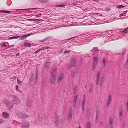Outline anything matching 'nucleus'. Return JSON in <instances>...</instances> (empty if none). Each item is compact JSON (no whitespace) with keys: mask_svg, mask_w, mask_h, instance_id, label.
<instances>
[{"mask_svg":"<svg viewBox=\"0 0 128 128\" xmlns=\"http://www.w3.org/2000/svg\"><path fill=\"white\" fill-rule=\"evenodd\" d=\"M125 6H123L122 5H120L117 6V8H122L124 7Z\"/></svg>","mask_w":128,"mask_h":128,"instance_id":"23","label":"nucleus"},{"mask_svg":"<svg viewBox=\"0 0 128 128\" xmlns=\"http://www.w3.org/2000/svg\"><path fill=\"white\" fill-rule=\"evenodd\" d=\"M124 111V110L122 109H121L120 110V112L119 113V116L120 118H122V117L123 116V112Z\"/></svg>","mask_w":128,"mask_h":128,"instance_id":"13","label":"nucleus"},{"mask_svg":"<svg viewBox=\"0 0 128 128\" xmlns=\"http://www.w3.org/2000/svg\"><path fill=\"white\" fill-rule=\"evenodd\" d=\"M77 4V3H76V2H74L73 3V4L74 5H76Z\"/></svg>","mask_w":128,"mask_h":128,"instance_id":"47","label":"nucleus"},{"mask_svg":"<svg viewBox=\"0 0 128 128\" xmlns=\"http://www.w3.org/2000/svg\"><path fill=\"white\" fill-rule=\"evenodd\" d=\"M96 119L97 120V119L98 117V115H97V111H96Z\"/></svg>","mask_w":128,"mask_h":128,"instance_id":"41","label":"nucleus"},{"mask_svg":"<svg viewBox=\"0 0 128 128\" xmlns=\"http://www.w3.org/2000/svg\"><path fill=\"white\" fill-rule=\"evenodd\" d=\"M127 110L128 111V102H127Z\"/></svg>","mask_w":128,"mask_h":128,"instance_id":"44","label":"nucleus"},{"mask_svg":"<svg viewBox=\"0 0 128 128\" xmlns=\"http://www.w3.org/2000/svg\"><path fill=\"white\" fill-rule=\"evenodd\" d=\"M72 109H70L69 110L68 113V120H70L72 119Z\"/></svg>","mask_w":128,"mask_h":128,"instance_id":"6","label":"nucleus"},{"mask_svg":"<svg viewBox=\"0 0 128 128\" xmlns=\"http://www.w3.org/2000/svg\"><path fill=\"white\" fill-rule=\"evenodd\" d=\"M86 127L87 128H90L91 127V123L90 122H88L87 123Z\"/></svg>","mask_w":128,"mask_h":128,"instance_id":"19","label":"nucleus"},{"mask_svg":"<svg viewBox=\"0 0 128 128\" xmlns=\"http://www.w3.org/2000/svg\"><path fill=\"white\" fill-rule=\"evenodd\" d=\"M30 35H23L22 36H17L18 37V38H19V40H24V39L26 38L28 36H29Z\"/></svg>","mask_w":128,"mask_h":128,"instance_id":"9","label":"nucleus"},{"mask_svg":"<svg viewBox=\"0 0 128 128\" xmlns=\"http://www.w3.org/2000/svg\"><path fill=\"white\" fill-rule=\"evenodd\" d=\"M37 20L38 21H40L41 20H39V19H38Z\"/></svg>","mask_w":128,"mask_h":128,"instance_id":"51","label":"nucleus"},{"mask_svg":"<svg viewBox=\"0 0 128 128\" xmlns=\"http://www.w3.org/2000/svg\"><path fill=\"white\" fill-rule=\"evenodd\" d=\"M1 12L4 13H10V12H10V11H6V10H2Z\"/></svg>","mask_w":128,"mask_h":128,"instance_id":"26","label":"nucleus"},{"mask_svg":"<svg viewBox=\"0 0 128 128\" xmlns=\"http://www.w3.org/2000/svg\"><path fill=\"white\" fill-rule=\"evenodd\" d=\"M69 52H70L69 50H68V51L66 50L64 52V54H66V53H68Z\"/></svg>","mask_w":128,"mask_h":128,"instance_id":"38","label":"nucleus"},{"mask_svg":"<svg viewBox=\"0 0 128 128\" xmlns=\"http://www.w3.org/2000/svg\"><path fill=\"white\" fill-rule=\"evenodd\" d=\"M75 64V60H72L71 62L69 64L68 66V68L69 69L72 66H74Z\"/></svg>","mask_w":128,"mask_h":128,"instance_id":"8","label":"nucleus"},{"mask_svg":"<svg viewBox=\"0 0 128 128\" xmlns=\"http://www.w3.org/2000/svg\"><path fill=\"white\" fill-rule=\"evenodd\" d=\"M103 19V20H105L106 19V18H103V19Z\"/></svg>","mask_w":128,"mask_h":128,"instance_id":"53","label":"nucleus"},{"mask_svg":"<svg viewBox=\"0 0 128 128\" xmlns=\"http://www.w3.org/2000/svg\"><path fill=\"white\" fill-rule=\"evenodd\" d=\"M24 44L26 47H29L30 46V43L28 42H24Z\"/></svg>","mask_w":128,"mask_h":128,"instance_id":"16","label":"nucleus"},{"mask_svg":"<svg viewBox=\"0 0 128 128\" xmlns=\"http://www.w3.org/2000/svg\"><path fill=\"white\" fill-rule=\"evenodd\" d=\"M89 25H91V24H89Z\"/></svg>","mask_w":128,"mask_h":128,"instance_id":"61","label":"nucleus"},{"mask_svg":"<svg viewBox=\"0 0 128 128\" xmlns=\"http://www.w3.org/2000/svg\"><path fill=\"white\" fill-rule=\"evenodd\" d=\"M30 8H28V9H21V10H25L26 11L27 10H30Z\"/></svg>","mask_w":128,"mask_h":128,"instance_id":"33","label":"nucleus"},{"mask_svg":"<svg viewBox=\"0 0 128 128\" xmlns=\"http://www.w3.org/2000/svg\"><path fill=\"white\" fill-rule=\"evenodd\" d=\"M10 39H16L18 38V37L17 36H12L10 38Z\"/></svg>","mask_w":128,"mask_h":128,"instance_id":"25","label":"nucleus"},{"mask_svg":"<svg viewBox=\"0 0 128 128\" xmlns=\"http://www.w3.org/2000/svg\"><path fill=\"white\" fill-rule=\"evenodd\" d=\"M17 82L18 84L20 85L21 83H22V82L19 79H18L17 80Z\"/></svg>","mask_w":128,"mask_h":128,"instance_id":"30","label":"nucleus"},{"mask_svg":"<svg viewBox=\"0 0 128 128\" xmlns=\"http://www.w3.org/2000/svg\"><path fill=\"white\" fill-rule=\"evenodd\" d=\"M106 9V11H108L110 10V9L108 8H107V9Z\"/></svg>","mask_w":128,"mask_h":128,"instance_id":"49","label":"nucleus"},{"mask_svg":"<svg viewBox=\"0 0 128 128\" xmlns=\"http://www.w3.org/2000/svg\"><path fill=\"white\" fill-rule=\"evenodd\" d=\"M47 40V38H46L45 39H44L42 40H41V42H44L46 40Z\"/></svg>","mask_w":128,"mask_h":128,"instance_id":"39","label":"nucleus"},{"mask_svg":"<svg viewBox=\"0 0 128 128\" xmlns=\"http://www.w3.org/2000/svg\"><path fill=\"white\" fill-rule=\"evenodd\" d=\"M106 62L105 60V59L104 58L103 60V65L104 66H106Z\"/></svg>","mask_w":128,"mask_h":128,"instance_id":"21","label":"nucleus"},{"mask_svg":"<svg viewBox=\"0 0 128 128\" xmlns=\"http://www.w3.org/2000/svg\"><path fill=\"white\" fill-rule=\"evenodd\" d=\"M11 78V79H12L13 78Z\"/></svg>","mask_w":128,"mask_h":128,"instance_id":"60","label":"nucleus"},{"mask_svg":"<svg viewBox=\"0 0 128 128\" xmlns=\"http://www.w3.org/2000/svg\"><path fill=\"white\" fill-rule=\"evenodd\" d=\"M114 118V116H112L109 119V122H111L113 123Z\"/></svg>","mask_w":128,"mask_h":128,"instance_id":"17","label":"nucleus"},{"mask_svg":"<svg viewBox=\"0 0 128 128\" xmlns=\"http://www.w3.org/2000/svg\"><path fill=\"white\" fill-rule=\"evenodd\" d=\"M98 49V47H94L91 50V51L94 53H96L97 52Z\"/></svg>","mask_w":128,"mask_h":128,"instance_id":"12","label":"nucleus"},{"mask_svg":"<svg viewBox=\"0 0 128 128\" xmlns=\"http://www.w3.org/2000/svg\"><path fill=\"white\" fill-rule=\"evenodd\" d=\"M88 21V19H86V20H85L84 21V22H87V21Z\"/></svg>","mask_w":128,"mask_h":128,"instance_id":"48","label":"nucleus"},{"mask_svg":"<svg viewBox=\"0 0 128 128\" xmlns=\"http://www.w3.org/2000/svg\"><path fill=\"white\" fill-rule=\"evenodd\" d=\"M102 73L100 72H97L96 74V83L98 85L100 83L101 85H102L104 82V77L101 75Z\"/></svg>","mask_w":128,"mask_h":128,"instance_id":"1","label":"nucleus"},{"mask_svg":"<svg viewBox=\"0 0 128 128\" xmlns=\"http://www.w3.org/2000/svg\"><path fill=\"white\" fill-rule=\"evenodd\" d=\"M72 38H71L69 39V40H71V39H72Z\"/></svg>","mask_w":128,"mask_h":128,"instance_id":"56","label":"nucleus"},{"mask_svg":"<svg viewBox=\"0 0 128 128\" xmlns=\"http://www.w3.org/2000/svg\"><path fill=\"white\" fill-rule=\"evenodd\" d=\"M85 101H86L85 98V97H84L83 98V100L82 102V109L83 110H84Z\"/></svg>","mask_w":128,"mask_h":128,"instance_id":"14","label":"nucleus"},{"mask_svg":"<svg viewBox=\"0 0 128 128\" xmlns=\"http://www.w3.org/2000/svg\"><path fill=\"white\" fill-rule=\"evenodd\" d=\"M2 122L0 121V122Z\"/></svg>","mask_w":128,"mask_h":128,"instance_id":"59","label":"nucleus"},{"mask_svg":"<svg viewBox=\"0 0 128 128\" xmlns=\"http://www.w3.org/2000/svg\"><path fill=\"white\" fill-rule=\"evenodd\" d=\"M57 7H63L64 6L63 5H58L57 6Z\"/></svg>","mask_w":128,"mask_h":128,"instance_id":"35","label":"nucleus"},{"mask_svg":"<svg viewBox=\"0 0 128 128\" xmlns=\"http://www.w3.org/2000/svg\"><path fill=\"white\" fill-rule=\"evenodd\" d=\"M76 102L74 101L73 106L74 107H75L76 106Z\"/></svg>","mask_w":128,"mask_h":128,"instance_id":"32","label":"nucleus"},{"mask_svg":"<svg viewBox=\"0 0 128 128\" xmlns=\"http://www.w3.org/2000/svg\"><path fill=\"white\" fill-rule=\"evenodd\" d=\"M50 65V63L49 62H46L45 64V66L46 68H48L49 67Z\"/></svg>","mask_w":128,"mask_h":128,"instance_id":"18","label":"nucleus"},{"mask_svg":"<svg viewBox=\"0 0 128 128\" xmlns=\"http://www.w3.org/2000/svg\"><path fill=\"white\" fill-rule=\"evenodd\" d=\"M38 0L42 2H46L47 1L46 0Z\"/></svg>","mask_w":128,"mask_h":128,"instance_id":"31","label":"nucleus"},{"mask_svg":"<svg viewBox=\"0 0 128 128\" xmlns=\"http://www.w3.org/2000/svg\"><path fill=\"white\" fill-rule=\"evenodd\" d=\"M98 58L97 57H94L93 59V64L92 67L93 70H94L98 62Z\"/></svg>","mask_w":128,"mask_h":128,"instance_id":"5","label":"nucleus"},{"mask_svg":"<svg viewBox=\"0 0 128 128\" xmlns=\"http://www.w3.org/2000/svg\"><path fill=\"white\" fill-rule=\"evenodd\" d=\"M77 90V88L76 87H75L74 88V91H75V92H76V90Z\"/></svg>","mask_w":128,"mask_h":128,"instance_id":"42","label":"nucleus"},{"mask_svg":"<svg viewBox=\"0 0 128 128\" xmlns=\"http://www.w3.org/2000/svg\"><path fill=\"white\" fill-rule=\"evenodd\" d=\"M31 79H32V78H34V75H32L31 76Z\"/></svg>","mask_w":128,"mask_h":128,"instance_id":"45","label":"nucleus"},{"mask_svg":"<svg viewBox=\"0 0 128 128\" xmlns=\"http://www.w3.org/2000/svg\"><path fill=\"white\" fill-rule=\"evenodd\" d=\"M125 67L126 68H128V58L126 62Z\"/></svg>","mask_w":128,"mask_h":128,"instance_id":"22","label":"nucleus"},{"mask_svg":"<svg viewBox=\"0 0 128 128\" xmlns=\"http://www.w3.org/2000/svg\"><path fill=\"white\" fill-rule=\"evenodd\" d=\"M2 114L3 117L5 118H7L9 116L8 114L5 112H3Z\"/></svg>","mask_w":128,"mask_h":128,"instance_id":"11","label":"nucleus"},{"mask_svg":"<svg viewBox=\"0 0 128 128\" xmlns=\"http://www.w3.org/2000/svg\"><path fill=\"white\" fill-rule=\"evenodd\" d=\"M3 45L4 46H3V47H6V46L4 44H3Z\"/></svg>","mask_w":128,"mask_h":128,"instance_id":"50","label":"nucleus"},{"mask_svg":"<svg viewBox=\"0 0 128 128\" xmlns=\"http://www.w3.org/2000/svg\"><path fill=\"white\" fill-rule=\"evenodd\" d=\"M36 80H37L38 79V70L37 69L36 70Z\"/></svg>","mask_w":128,"mask_h":128,"instance_id":"15","label":"nucleus"},{"mask_svg":"<svg viewBox=\"0 0 128 128\" xmlns=\"http://www.w3.org/2000/svg\"><path fill=\"white\" fill-rule=\"evenodd\" d=\"M63 76L64 74H62L60 75L58 78V81L59 82H61V80L63 78Z\"/></svg>","mask_w":128,"mask_h":128,"instance_id":"10","label":"nucleus"},{"mask_svg":"<svg viewBox=\"0 0 128 128\" xmlns=\"http://www.w3.org/2000/svg\"><path fill=\"white\" fill-rule=\"evenodd\" d=\"M8 103H6V106H7L9 107V106H11V105L10 104L9 105H8Z\"/></svg>","mask_w":128,"mask_h":128,"instance_id":"37","label":"nucleus"},{"mask_svg":"<svg viewBox=\"0 0 128 128\" xmlns=\"http://www.w3.org/2000/svg\"><path fill=\"white\" fill-rule=\"evenodd\" d=\"M102 124V123H100V124Z\"/></svg>","mask_w":128,"mask_h":128,"instance_id":"58","label":"nucleus"},{"mask_svg":"<svg viewBox=\"0 0 128 128\" xmlns=\"http://www.w3.org/2000/svg\"><path fill=\"white\" fill-rule=\"evenodd\" d=\"M128 31V28H126L124 30V31L123 32L124 33H124H127V32Z\"/></svg>","mask_w":128,"mask_h":128,"instance_id":"27","label":"nucleus"},{"mask_svg":"<svg viewBox=\"0 0 128 128\" xmlns=\"http://www.w3.org/2000/svg\"><path fill=\"white\" fill-rule=\"evenodd\" d=\"M40 51V49H38L36 52H35V53H37Z\"/></svg>","mask_w":128,"mask_h":128,"instance_id":"36","label":"nucleus"},{"mask_svg":"<svg viewBox=\"0 0 128 128\" xmlns=\"http://www.w3.org/2000/svg\"><path fill=\"white\" fill-rule=\"evenodd\" d=\"M18 86H17V85H16V90H18Z\"/></svg>","mask_w":128,"mask_h":128,"instance_id":"40","label":"nucleus"},{"mask_svg":"<svg viewBox=\"0 0 128 128\" xmlns=\"http://www.w3.org/2000/svg\"><path fill=\"white\" fill-rule=\"evenodd\" d=\"M124 54V53H122V54L123 55Z\"/></svg>","mask_w":128,"mask_h":128,"instance_id":"54","label":"nucleus"},{"mask_svg":"<svg viewBox=\"0 0 128 128\" xmlns=\"http://www.w3.org/2000/svg\"><path fill=\"white\" fill-rule=\"evenodd\" d=\"M79 128H80V126H79V127H78Z\"/></svg>","mask_w":128,"mask_h":128,"instance_id":"55","label":"nucleus"},{"mask_svg":"<svg viewBox=\"0 0 128 128\" xmlns=\"http://www.w3.org/2000/svg\"><path fill=\"white\" fill-rule=\"evenodd\" d=\"M44 47H45V49L46 48V49H48L49 48H50L48 47H47V46H45Z\"/></svg>","mask_w":128,"mask_h":128,"instance_id":"43","label":"nucleus"},{"mask_svg":"<svg viewBox=\"0 0 128 128\" xmlns=\"http://www.w3.org/2000/svg\"><path fill=\"white\" fill-rule=\"evenodd\" d=\"M12 104H20V101L18 98L15 96H12Z\"/></svg>","mask_w":128,"mask_h":128,"instance_id":"3","label":"nucleus"},{"mask_svg":"<svg viewBox=\"0 0 128 128\" xmlns=\"http://www.w3.org/2000/svg\"><path fill=\"white\" fill-rule=\"evenodd\" d=\"M24 115L21 112H19L18 113V116L19 117H23Z\"/></svg>","mask_w":128,"mask_h":128,"instance_id":"20","label":"nucleus"},{"mask_svg":"<svg viewBox=\"0 0 128 128\" xmlns=\"http://www.w3.org/2000/svg\"><path fill=\"white\" fill-rule=\"evenodd\" d=\"M78 98V96H74V101L76 102L77 99Z\"/></svg>","mask_w":128,"mask_h":128,"instance_id":"28","label":"nucleus"},{"mask_svg":"<svg viewBox=\"0 0 128 128\" xmlns=\"http://www.w3.org/2000/svg\"><path fill=\"white\" fill-rule=\"evenodd\" d=\"M19 55V54L18 53H17L16 54V55L17 56H18Z\"/></svg>","mask_w":128,"mask_h":128,"instance_id":"52","label":"nucleus"},{"mask_svg":"<svg viewBox=\"0 0 128 128\" xmlns=\"http://www.w3.org/2000/svg\"><path fill=\"white\" fill-rule=\"evenodd\" d=\"M58 116L56 117L55 118V120L56 123H57L58 122Z\"/></svg>","mask_w":128,"mask_h":128,"instance_id":"29","label":"nucleus"},{"mask_svg":"<svg viewBox=\"0 0 128 128\" xmlns=\"http://www.w3.org/2000/svg\"><path fill=\"white\" fill-rule=\"evenodd\" d=\"M39 49H40V51H41L42 50H44L45 49V47L44 46V47H43L42 48Z\"/></svg>","mask_w":128,"mask_h":128,"instance_id":"34","label":"nucleus"},{"mask_svg":"<svg viewBox=\"0 0 128 128\" xmlns=\"http://www.w3.org/2000/svg\"><path fill=\"white\" fill-rule=\"evenodd\" d=\"M14 46V44H12V45H10V47H13V46Z\"/></svg>","mask_w":128,"mask_h":128,"instance_id":"46","label":"nucleus"},{"mask_svg":"<svg viewBox=\"0 0 128 128\" xmlns=\"http://www.w3.org/2000/svg\"><path fill=\"white\" fill-rule=\"evenodd\" d=\"M22 128H27L29 126V123L26 122L24 121L21 124Z\"/></svg>","mask_w":128,"mask_h":128,"instance_id":"4","label":"nucleus"},{"mask_svg":"<svg viewBox=\"0 0 128 128\" xmlns=\"http://www.w3.org/2000/svg\"><path fill=\"white\" fill-rule=\"evenodd\" d=\"M112 100V96L111 95H109L108 96V98L106 102V104L107 106L109 105Z\"/></svg>","mask_w":128,"mask_h":128,"instance_id":"7","label":"nucleus"},{"mask_svg":"<svg viewBox=\"0 0 128 128\" xmlns=\"http://www.w3.org/2000/svg\"><path fill=\"white\" fill-rule=\"evenodd\" d=\"M113 123L111 122H109V126L110 128H112L113 127L112 125Z\"/></svg>","mask_w":128,"mask_h":128,"instance_id":"24","label":"nucleus"},{"mask_svg":"<svg viewBox=\"0 0 128 128\" xmlns=\"http://www.w3.org/2000/svg\"><path fill=\"white\" fill-rule=\"evenodd\" d=\"M121 32H123V31H121Z\"/></svg>","mask_w":128,"mask_h":128,"instance_id":"62","label":"nucleus"},{"mask_svg":"<svg viewBox=\"0 0 128 128\" xmlns=\"http://www.w3.org/2000/svg\"><path fill=\"white\" fill-rule=\"evenodd\" d=\"M56 68L53 69L51 72V76L50 80L51 82L53 83L54 82L56 77Z\"/></svg>","mask_w":128,"mask_h":128,"instance_id":"2","label":"nucleus"},{"mask_svg":"<svg viewBox=\"0 0 128 128\" xmlns=\"http://www.w3.org/2000/svg\"><path fill=\"white\" fill-rule=\"evenodd\" d=\"M105 128H108V127H106Z\"/></svg>","mask_w":128,"mask_h":128,"instance_id":"57","label":"nucleus"}]
</instances>
